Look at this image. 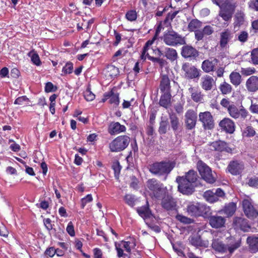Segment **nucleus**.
Instances as JSON below:
<instances>
[{"label": "nucleus", "mask_w": 258, "mask_h": 258, "mask_svg": "<svg viewBox=\"0 0 258 258\" xmlns=\"http://www.w3.org/2000/svg\"><path fill=\"white\" fill-rule=\"evenodd\" d=\"M198 177L197 172L193 170L188 171L185 176H177L176 180L178 183V190L184 195L192 194L195 190L194 184Z\"/></svg>", "instance_id": "nucleus-1"}, {"label": "nucleus", "mask_w": 258, "mask_h": 258, "mask_svg": "<svg viewBox=\"0 0 258 258\" xmlns=\"http://www.w3.org/2000/svg\"><path fill=\"white\" fill-rule=\"evenodd\" d=\"M241 245L240 239H236L230 237L227 239L226 244L217 239H215L212 243V247L220 252H227L232 253Z\"/></svg>", "instance_id": "nucleus-2"}, {"label": "nucleus", "mask_w": 258, "mask_h": 258, "mask_svg": "<svg viewBox=\"0 0 258 258\" xmlns=\"http://www.w3.org/2000/svg\"><path fill=\"white\" fill-rule=\"evenodd\" d=\"M173 161H162L156 162L150 165L149 170L153 174L159 176L167 175L175 167Z\"/></svg>", "instance_id": "nucleus-3"}, {"label": "nucleus", "mask_w": 258, "mask_h": 258, "mask_svg": "<svg viewBox=\"0 0 258 258\" xmlns=\"http://www.w3.org/2000/svg\"><path fill=\"white\" fill-rule=\"evenodd\" d=\"M186 211L188 215L193 217L207 216L210 214L209 207L199 203H189Z\"/></svg>", "instance_id": "nucleus-4"}, {"label": "nucleus", "mask_w": 258, "mask_h": 258, "mask_svg": "<svg viewBox=\"0 0 258 258\" xmlns=\"http://www.w3.org/2000/svg\"><path fill=\"white\" fill-rule=\"evenodd\" d=\"M130 138L127 136H120L109 144L112 152H120L125 149L129 144Z\"/></svg>", "instance_id": "nucleus-5"}, {"label": "nucleus", "mask_w": 258, "mask_h": 258, "mask_svg": "<svg viewBox=\"0 0 258 258\" xmlns=\"http://www.w3.org/2000/svg\"><path fill=\"white\" fill-rule=\"evenodd\" d=\"M197 168L202 178L207 182L213 183L215 180V177L212 172L211 169L202 161H199L197 163Z\"/></svg>", "instance_id": "nucleus-6"}, {"label": "nucleus", "mask_w": 258, "mask_h": 258, "mask_svg": "<svg viewBox=\"0 0 258 258\" xmlns=\"http://www.w3.org/2000/svg\"><path fill=\"white\" fill-rule=\"evenodd\" d=\"M147 186L153 191L156 198H162L166 193V189L163 187V185L156 179H149L147 182Z\"/></svg>", "instance_id": "nucleus-7"}, {"label": "nucleus", "mask_w": 258, "mask_h": 258, "mask_svg": "<svg viewBox=\"0 0 258 258\" xmlns=\"http://www.w3.org/2000/svg\"><path fill=\"white\" fill-rule=\"evenodd\" d=\"M164 42L168 45L174 46L182 44L183 39L181 35L173 31H168L163 36Z\"/></svg>", "instance_id": "nucleus-8"}, {"label": "nucleus", "mask_w": 258, "mask_h": 258, "mask_svg": "<svg viewBox=\"0 0 258 258\" xmlns=\"http://www.w3.org/2000/svg\"><path fill=\"white\" fill-rule=\"evenodd\" d=\"M243 210L245 215L250 219H254L258 217V212L255 209L249 198L244 199L242 201Z\"/></svg>", "instance_id": "nucleus-9"}, {"label": "nucleus", "mask_w": 258, "mask_h": 258, "mask_svg": "<svg viewBox=\"0 0 258 258\" xmlns=\"http://www.w3.org/2000/svg\"><path fill=\"white\" fill-rule=\"evenodd\" d=\"M182 70L184 73L185 78L188 79L197 78L200 76V71L195 66L190 65L188 63H185L182 64Z\"/></svg>", "instance_id": "nucleus-10"}, {"label": "nucleus", "mask_w": 258, "mask_h": 258, "mask_svg": "<svg viewBox=\"0 0 258 258\" xmlns=\"http://www.w3.org/2000/svg\"><path fill=\"white\" fill-rule=\"evenodd\" d=\"M197 114L193 110H188L185 114V122L186 127L188 130L194 128L196 124Z\"/></svg>", "instance_id": "nucleus-11"}, {"label": "nucleus", "mask_w": 258, "mask_h": 258, "mask_svg": "<svg viewBox=\"0 0 258 258\" xmlns=\"http://www.w3.org/2000/svg\"><path fill=\"white\" fill-rule=\"evenodd\" d=\"M244 168V165L242 162L235 160L230 162L227 169L231 174L237 175L240 174Z\"/></svg>", "instance_id": "nucleus-12"}, {"label": "nucleus", "mask_w": 258, "mask_h": 258, "mask_svg": "<svg viewBox=\"0 0 258 258\" xmlns=\"http://www.w3.org/2000/svg\"><path fill=\"white\" fill-rule=\"evenodd\" d=\"M199 120L205 128L211 129L214 126V120L210 112L206 111L199 114Z\"/></svg>", "instance_id": "nucleus-13"}, {"label": "nucleus", "mask_w": 258, "mask_h": 258, "mask_svg": "<svg viewBox=\"0 0 258 258\" xmlns=\"http://www.w3.org/2000/svg\"><path fill=\"white\" fill-rule=\"evenodd\" d=\"M218 60L215 58H210L206 59L202 62V69L207 73L214 72L217 66Z\"/></svg>", "instance_id": "nucleus-14"}, {"label": "nucleus", "mask_w": 258, "mask_h": 258, "mask_svg": "<svg viewBox=\"0 0 258 258\" xmlns=\"http://www.w3.org/2000/svg\"><path fill=\"white\" fill-rule=\"evenodd\" d=\"M228 112L230 115L234 118H238L241 117L242 118H245L247 115V111L244 108L238 109L234 104H232L228 108Z\"/></svg>", "instance_id": "nucleus-15"}, {"label": "nucleus", "mask_w": 258, "mask_h": 258, "mask_svg": "<svg viewBox=\"0 0 258 258\" xmlns=\"http://www.w3.org/2000/svg\"><path fill=\"white\" fill-rule=\"evenodd\" d=\"M211 150L220 152L225 151L228 153L232 152V149L227 146V144L222 141H218L212 142L210 145Z\"/></svg>", "instance_id": "nucleus-16"}, {"label": "nucleus", "mask_w": 258, "mask_h": 258, "mask_svg": "<svg viewBox=\"0 0 258 258\" xmlns=\"http://www.w3.org/2000/svg\"><path fill=\"white\" fill-rule=\"evenodd\" d=\"M155 40V38H153L152 40H148L146 42L141 56L142 59H145L146 57H148L150 60L153 62H158L160 58L151 56L149 55V53L148 52V51L150 50V46L152 45Z\"/></svg>", "instance_id": "nucleus-17"}, {"label": "nucleus", "mask_w": 258, "mask_h": 258, "mask_svg": "<svg viewBox=\"0 0 258 258\" xmlns=\"http://www.w3.org/2000/svg\"><path fill=\"white\" fill-rule=\"evenodd\" d=\"M245 87L249 92H255L258 91V77L252 76L247 79Z\"/></svg>", "instance_id": "nucleus-18"}, {"label": "nucleus", "mask_w": 258, "mask_h": 258, "mask_svg": "<svg viewBox=\"0 0 258 258\" xmlns=\"http://www.w3.org/2000/svg\"><path fill=\"white\" fill-rule=\"evenodd\" d=\"M209 223L214 228L223 227L225 223V219L220 216H212L209 217Z\"/></svg>", "instance_id": "nucleus-19"}, {"label": "nucleus", "mask_w": 258, "mask_h": 258, "mask_svg": "<svg viewBox=\"0 0 258 258\" xmlns=\"http://www.w3.org/2000/svg\"><path fill=\"white\" fill-rule=\"evenodd\" d=\"M214 84V80L213 78L209 75H206L201 78V87L206 91L211 90L212 89Z\"/></svg>", "instance_id": "nucleus-20"}, {"label": "nucleus", "mask_w": 258, "mask_h": 258, "mask_svg": "<svg viewBox=\"0 0 258 258\" xmlns=\"http://www.w3.org/2000/svg\"><path fill=\"white\" fill-rule=\"evenodd\" d=\"M159 88L162 92H170V80L167 75H161Z\"/></svg>", "instance_id": "nucleus-21"}, {"label": "nucleus", "mask_w": 258, "mask_h": 258, "mask_svg": "<svg viewBox=\"0 0 258 258\" xmlns=\"http://www.w3.org/2000/svg\"><path fill=\"white\" fill-rule=\"evenodd\" d=\"M219 125L226 132L232 134L235 131L233 121L229 118H224L219 123Z\"/></svg>", "instance_id": "nucleus-22"}, {"label": "nucleus", "mask_w": 258, "mask_h": 258, "mask_svg": "<svg viewBox=\"0 0 258 258\" xmlns=\"http://www.w3.org/2000/svg\"><path fill=\"white\" fill-rule=\"evenodd\" d=\"M233 224L236 228H240L244 231H248L250 228L247 220L241 217L235 218L233 221Z\"/></svg>", "instance_id": "nucleus-23"}, {"label": "nucleus", "mask_w": 258, "mask_h": 258, "mask_svg": "<svg viewBox=\"0 0 258 258\" xmlns=\"http://www.w3.org/2000/svg\"><path fill=\"white\" fill-rule=\"evenodd\" d=\"M188 92L190 94L191 98L195 102H199L203 100V95L198 88L191 87L188 89Z\"/></svg>", "instance_id": "nucleus-24"}, {"label": "nucleus", "mask_w": 258, "mask_h": 258, "mask_svg": "<svg viewBox=\"0 0 258 258\" xmlns=\"http://www.w3.org/2000/svg\"><path fill=\"white\" fill-rule=\"evenodd\" d=\"M125 129V127L123 125H121L119 122H113L109 126L108 132L111 135L117 134L124 132Z\"/></svg>", "instance_id": "nucleus-25"}, {"label": "nucleus", "mask_w": 258, "mask_h": 258, "mask_svg": "<svg viewBox=\"0 0 258 258\" xmlns=\"http://www.w3.org/2000/svg\"><path fill=\"white\" fill-rule=\"evenodd\" d=\"M246 242L251 252L255 253L258 251V237L249 236L247 238Z\"/></svg>", "instance_id": "nucleus-26"}, {"label": "nucleus", "mask_w": 258, "mask_h": 258, "mask_svg": "<svg viewBox=\"0 0 258 258\" xmlns=\"http://www.w3.org/2000/svg\"><path fill=\"white\" fill-rule=\"evenodd\" d=\"M103 72L107 79H111L119 74V70L114 66L109 65L103 70Z\"/></svg>", "instance_id": "nucleus-27"}, {"label": "nucleus", "mask_w": 258, "mask_h": 258, "mask_svg": "<svg viewBox=\"0 0 258 258\" xmlns=\"http://www.w3.org/2000/svg\"><path fill=\"white\" fill-rule=\"evenodd\" d=\"M162 205L163 207L167 210H174L176 205L174 199L168 196L163 199Z\"/></svg>", "instance_id": "nucleus-28"}, {"label": "nucleus", "mask_w": 258, "mask_h": 258, "mask_svg": "<svg viewBox=\"0 0 258 258\" xmlns=\"http://www.w3.org/2000/svg\"><path fill=\"white\" fill-rule=\"evenodd\" d=\"M181 54L185 58L195 57L198 55V51L191 46H185L182 47Z\"/></svg>", "instance_id": "nucleus-29"}, {"label": "nucleus", "mask_w": 258, "mask_h": 258, "mask_svg": "<svg viewBox=\"0 0 258 258\" xmlns=\"http://www.w3.org/2000/svg\"><path fill=\"white\" fill-rule=\"evenodd\" d=\"M233 11L227 8L226 7L222 6L221 7L219 16L222 18L225 21H228L232 18Z\"/></svg>", "instance_id": "nucleus-30"}, {"label": "nucleus", "mask_w": 258, "mask_h": 258, "mask_svg": "<svg viewBox=\"0 0 258 258\" xmlns=\"http://www.w3.org/2000/svg\"><path fill=\"white\" fill-rule=\"evenodd\" d=\"M190 241L191 244L196 247H207L209 245L207 241L202 240L199 236L191 237Z\"/></svg>", "instance_id": "nucleus-31"}, {"label": "nucleus", "mask_w": 258, "mask_h": 258, "mask_svg": "<svg viewBox=\"0 0 258 258\" xmlns=\"http://www.w3.org/2000/svg\"><path fill=\"white\" fill-rule=\"evenodd\" d=\"M230 82L235 87L239 86L242 82L241 75L236 72H232L229 75Z\"/></svg>", "instance_id": "nucleus-32"}, {"label": "nucleus", "mask_w": 258, "mask_h": 258, "mask_svg": "<svg viewBox=\"0 0 258 258\" xmlns=\"http://www.w3.org/2000/svg\"><path fill=\"white\" fill-rule=\"evenodd\" d=\"M164 94L161 96L159 104L161 106L167 108L171 103L170 92H163Z\"/></svg>", "instance_id": "nucleus-33"}, {"label": "nucleus", "mask_w": 258, "mask_h": 258, "mask_svg": "<svg viewBox=\"0 0 258 258\" xmlns=\"http://www.w3.org/2000/svg\"><path fill=\"white\" fill-rule=\"evenodd\" d=\"M231 33L228 30L222 32L220 34V45L221 47H224L228 43L230 37Z\"/></svg>", "instance_id": "nucleus-34"}, {"label": "nucleus", "mask_w": 258, "mask_h": 258, "mask_svg": "<svg viewBox=\"0 0 258 258\" xmlns=\"http://www.w3.org/2000/svg\"><path fill=\"white\" fill-rule=\"evenodd\" d=\"M164 54L165 56L171 61H174L177 57L176 51L173 48H166L164 51Z\"/></svg>", "instance_id": "nucleus-35"}, {"label": "nucleus", "mask_w": 258, "mask_h": 258, "mask_svg": "<svg viewBox=\"0 0 258 258\" xmlns=\"http://www.w3.org/2000/svg\"><path fill=\"white\" fill-rule=\"evenodd\" d=\"M205 199L209 203H214L218 201L214 192L211 190L206 191L203 195Z\"/></svg>", "instance_id": "nucleus-36"}, {"label": "nucleus", "mask_w": 258, "mask_h": 258, "mask_svg": "<svg viewBox=\"0 0 258 258\" xmlns=\"http://www.w3.org/2000/svg\"><path fill=\"white\" fill-rule=\"evenodd\" d=\"M139 214L143 217L144 220L152 217V215L148 207H142L137 210Z\"/></svg>", "instance_id": "nucleus-37"}, {"label": "nucleus", "mask_w": 258, "mask_h": 258, "mask_svg": "<svg viewBox=\"0 0 258 258\" xmlns=\"http://www.w3.org/2000/svg\"><path fill=\"white\" fill-rule=\"evenodd\" d=\"M105 97H108L109 99V102L110 104H113L115 106H117L119 104V99L118 94H114L112 91H111L106 94Z\"/></svg>", "instance_id": "nucleus-38"}, {"label": "nucleus", "mask_w": 258, "mask_h": 258, "mask_svg": "<svg viewBox=\"0 0 258 258\" xmlns=\"http://www.w3.org/2000/svg\"><path fill=\"white\" fill-rule=\"evenodd\" d=\"M202 26V22L197 19L192 20L188 25V29L190 31H196Z\"/></svg>", "instance_id": "nucleus-39"}, {"label": "nucleus", "mask_w": 258, "mask_h": 258, "mask_svg": "<svg viewBox=\"0 0 258 258\" xmlns=\"http://www.w3.org/2000/svg\"><path fill=\"white\" fill-rule=\"evenodd\" d=\"M170 124L172 128L175 131L178 130L179 126V120L177 116L174 114H170Z\"/></svg>", "instance_id": "nucleus-40"}, {"label": "nucleus", "mask_w": 258, "mask_h": 258, "mask_svg": "<svg viewBox=\"0 0 258 258\" xmlns=\"http://www.w3.org/2000/svg\"><path fill=\"white\" fill-rule=\"evenodd\" d=\"M236 209V205L234 203H230L225 208V213L228 216H232Z\"/></svg>", "instance_id": "nucleus-41"}, {"label": "nucleus", "mask_w": 258, "mask_h": 258, "mask_svg": "<svg viewBox=\"0 0 258 258\" xmlns=\"http://www.w3.org/2000/svg\"><path fill=\"white\" fill-rule=\"evenodd\" d=\"M28 56L31 57V61L36 66H40L41 61L39 55L34 50H32L28 53Z\"/></svg>", "instance_id": "nucleus-42"}, {"label": "nucleus", "mask_w": 258, "mask_h": 258, "mask_svg": "<svg viewBox=\"0 0 258 258\" xmlns=\"http://www.w3.org/2000/svg\"><path fill=\"white\" fill-rule=\"evenodd\" d=\"M176 219L181 223L184 224H189L194 222V219L187 217L181 214H177L176 216Z\"/></svg>", "instance_id": "nucleus-43"}, {"label": "nucleus", "mask_w": 258, "mask_h": 258, "mask_svg": "<svg viewBox=\"0 0 258 258\" xmlns=\"http://www.w3.org/2000/svg\"><path fill=\"white\" fill-rule=\"evenodd\" d=\"M219 88L223 94H229L232 90L231 86L226 82H224L221 84Z\"/></svg>", "instance_id": "nucleus-44"}, {"label": "nucleus", "mask_w": 258, "mask_h": 258, "mask_svg": "<svg viewBox=\"0 0 258 258\" xmlns=\"http://www.w3.org/2000/svg\"><path fill=\"white\" fill-rule=\"evenodd\" d=\"M256 70L254 68H241L240 70V73L242 75L244 76H250L255 73Z\"/></svg>", "instance_id": "nucleus-45"}, {"label": "nucleus", "mask_w": 258, "mask_h": 258, "mask_svg": "<svg viewBox=\"0 0 258 258\" xmlns=\"http://www.w3.org/2000/svg\"><path fill=\"white\" fill-rule=\"evenodd\" d=\"M251 62L254 65L258 64V48L253 49L251 51Z\"/></svg>", "instance_id": "nucleus-46"}, {"label": "nucleus", "mask_w": 258, "mask_h": 258, "mask_svg": "<svg viewBox=\"0 0 258 258\" xmlns=\"http://www.w3.org/2000/svg\"><path fill=\"white\" fill-rule=\"evenodd\" d=\"M124 200L126 204L131 207L135 205V199L134 196L132 195H126L124 197Z\"/></svg>", "instance_id": "nucleus-47"}, {"label": "nucleus", "mask_w": 258, "mask_h": 258, "mask_svg": "<svg viewBox=\"0 0 258 258\" xmlns=\"http://www.w3.org/2000/svg\"><path fill=\"white\" fill-rule=\"evenodd\" d=\"M84 96L87 101H93L95 97V95L90 91L89 89H87L84 92Z\"/></svg>", "instance_id": "nucleus-48"}, {"label": "nucleus", "mask_w": 258, "mask_h": 258, "mask_svg": "<svg viewBox=\"0 0 258 258\" xmlns=\"http://www.w3.org/2000/svg\"><path fill=\"white\" fill-rule=\"evenodd\" d=\"M168 125V122L167 120H162L160 122L159 132L160 134H164L167 132V128Z\"/></svg>", "instance_id": "nucleus-49"}, {"label": "nucleus", "mask_w": 258, "mask_h": 258, "mask_svg": "<svg viewBox=\"0 0 258 258\" xmlns=\"http://www.w3.org/2000/svg\"><path fill=\"white\" fill-rule=\"evenodd\" d=\"M73 65L71 62H67L66 66L62 68V72L64 74H70L72 72Z\"/></svg>", "instance_id": "nucleus-50"}, {"label": "nucleus", "mask_w": 258, "mask_h": 258, "mask_svg": "<svg viewBox=\"0 0 258 258\" xmlns=\"http://www.w3.org/2000/svg\"><path fill=\"white\" fill-rule=\"evenodd\" d=\"M137 17V13L135 11L131 10L126 14V19L130 21L136 20Z\"/></svg>", "instance_id": "nucleus-51"}, {"label": "nucleus", "mask_w": 258, "mask_h": 258, "mask_svg": "<svg viewBox=\"0 0 258 258\" xmlns=\"http://www.w3.org/2000/svg\"><path fill=\"white\" fill-rule=\"evenodd\" d=\"M248 34L247 32L243 31L240 32L238 36V40L241 42H245L247 40Z\"/></svg>", "instance_id": "nucleus-52"}, {"label": "nucleus", "mask_w": 258, "mask_h": 258, "mask_svg": "<svg viewBox=\"0 0 258 258\" xmlns=\"http://www.w3.org/2000/svg\"><path fill=\"white\" fill-rule=\"evenodd\" d=\"M235 19L236 25L240 26L244 22V15L241 13L236 14L235 15Z\"/></svg>", "instance_id": "nucleus-53"}, {"label": "nucleus", "mask_w": 258, "mask_h": 258, "mask_svg": "<svg viewBox=\"0 0 258 258\" xmlns=\"http://www.w3.org/2000/svg\"><path fill=\"white\" fill-rule=\"evenodd\" d=\"M248 5L250 9L258 12V0H251Z\"/></svg>", "instance_id": "nucleus-54"}, {"label": "nucleus", "mask_w": 258, "mask_h": 258, "mask_svg": "<svg viewBox=\"0 0 258 258\" xmlns=\"http://www.w3.org/2000/svg\"><path fill=\"white\" fill-rule=\"evenodd\" d=\"M202 30L205 36L210 35L214 32L213 28L210 25L206 26Z\"/></svg>", "instance_id": "nucleus-55"}, {"label": "nucleus", "mask_w": 258, "mask_h": 258, "mask_svg": "<svg viewBox=\"0 0 258 258\" xmlns=\"http://www.w3.org/2000/svg\"><path fill=\"white\" fill-rule=\"evenodd\" d=\"M112 167L114 171L115 176L116 178H118L121 169V167L119 164V162H116L114 163L112 166Z\"/></svg>", "instance_id": "nucleus-56"}, {"label": "nucleus", "mask_w": 258, "mask_h": 258, "mask_svg": "<svg viewBox=\"0 0 258 258\" xmlns=\"http://www.w3.org/2000/svg\"><path fill=\"white\" fill-rule=\"evenodd\" d=\"M93 200L91 195H88L86 197L83 198L81 200V207L84 208L87 203L91 202Z\"/></svg>", "instance_id": "nucleus-57"}, {"label": "nucleus", "mask_w": 258, "mask_h": 258, "mask_svg": "<svg viewBox=\"0 0 258 258\" xmlns=\"http://www.w3.org/2000/svg\"><path fill=\"white\" fill-rule=\"evenodd\" d=\"M56 89V87H54L51 82H48L46 84L45 91L46 92H54Z\"/></svg>", "instance_id": "nucleus-58"}, {"label": "nucleus", "mask_w": 258, "mask_h": 258, "mask_svg": "<svg viewBox=\"0 0 258 258\" xmlns=\"http://www.w3.org/2000/svg\"><path fill=\"white\" fill-rule=\"evenodd\" d=\"M67 231L70 236H73L75 235V233L74 229V226L72 222L69 223L68 226L67 227Z\"/></svg>", "instance_id": "nucleus-59"}, {"label": "nucleus", "mask_w": 258, "mask_h": 258, "mask_svg": "<svg viewBox=\"0 0 258 258\" xmlns=\"http://www.w3.org/2000/svg\"><path fill=\"white\" fill-rule=\"evenodd\" d=\"M248 184L249 186L256 187L258 186V177H253L249 179Z\"/></svg>", "instance_id": "nucleus-60"}, {"label": "nucleus", "mask_w": 258, "mask_h": 258, "mask_svg": "<svg viewBox=\"0 0 258 258\" xmlns=\"http://www.w3.org/2000/svg\"><path fill=\"white\" fill-rule=\"evenodd\" d=\"M195 38L198 41L202 40L205 36L202 30H197L195 33Z\"/></svg>", "instance_id": "nucleus-61"}, {"label": "nucleus", "mask_w": 258, "mask_h": 258, "mask_svg": "<svg viewBox=\"0 0 258 258\" xmlns=\"http://www.w3.org/2000/svg\"><path fill=\"white\" fill-rule=\"evenodd\" d=\"M220 104L223 107L227 108L228 110V108H230V106L232 105V104H230V101L225 98H224L221 100Z\"/></svg>", "instance_id": "nucleus-62"}, {"label": "nucleus", "mask_w": 258, "mask_h": 258, "mask_svg": "<svg viewBox=\"0 0 258 258\" xmlns=\"http://www.w3.org/2000/svg\"><path fill=\"white\" fill-rule=\"evenodd\" d=\"M215 195L217 199H219V198H223L225 197V193L223 190H222L220 188H217L216 191L214 192Z\"/></svg>", "instance_id": "nucleus-63"}, {"label": "nucleus", "mask_w": 258, "mask_h": 258, "mask_svg": "<svg viewBox=\"0 0 258 258\" xmlns=\"http://www.w3.org/2000/svg\"><path fill=\"white\" fill-rule=\"evenodd\" d=\"M55 250L53 247H51L47 248L45 251V254L50 257H52L55 253Z\"/></svg>", "instance_id": "nucleus-64"}]
</instances>
